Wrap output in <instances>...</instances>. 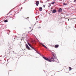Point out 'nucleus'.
<instances>
[{
  "instance_id": "23",
  "label": "nucleus",
  "mask_w": 76,
  "mask_h": 76,
  "mask_svg": "<svg viewBox=\"0 0 76 76\" xmlns=\"http://www.w3.org/2000/svg\"><path fill=\"white\" fill-rule=\"evenodd\" d=\"M27 18H28V17Z\"/></svg>"
},
{
  "instance_id": "11",
  "label": "nucleus",
  "mask_w": 76,
  "mask_h": 76,
  "mask_svg": "<svg viewBox=\"0 0 76 76\" xmlns=\"http://www.w3.org/2000/svg\"><path fill=\"white\" fill-rule=\"evenodd\" d=\"M37 54H39V55H40V56H41V53H39V52H37Z\"/></svg>"
},
{
  "instance_id": "1",
  "label": "nucleus",
  "mask_w": 76,
  "mask_h": 76,
  "mask_svg": "<svg viewBox=\"0 0 76 76\" xmlns=\"http://www.w3.org/2000/svg\"><path fill=\"white\" fill-rule=\"evenodd\" d=\"M51 52L52 53H53V56L51 58H50V59L47 58L46 57H44V56L43 57V58H44L45 60H47V61H49V62H51L52 61H54V59H56V57L55 56H56V55L54 54V52Z\"/></svg>"
},
{
  "instance_id": "5",
  "label": "nucleus",
  "mask_w": 76,
  "mask_h": 76,
  "mask_svg": "<svg viewBox=\"0 0 76 76\" xmlns=\"http://www.w3.org/2000/svg\"><path fill=\"white\" fill-rule=\"evenodd\" d=\"M39 1H36V4L37 6H38V4H39Z\"/></svg>"
},
{
  "instance_id": "3",
  "label": "nucleus",
  "mask_w": 76,
  "mask_h": 76,
  "mask_svg": "<svg viewBox=\"0 0 76 76\" xmlns=\"http://www.w3.org/2000/svg\"><path fill=\"white\" fill-rule=\"evenodd\" d=\"M40 44L42 47H45V48H46L47 49V48L44 45V44H43L42 43H40Z\"/></svg>"
},
{
  "instance_id": "6",
  "label": "nucleus",
  "mask_w": 76,
  "mask_h": 76,
  "mask_svg": "<svg viewBox=\"0 0 76 76\" xmlns=\"http://www.w3.org/2000/svg\"><path fill=\"white\" fill-rule=\"evenodd\" d=\"M39 10L41 12L42 11V8L41 7H39Z\"/></svg>"
},
{
  "instance_id": "22",
  "label": "nucleus",
  "mask_w": 76,
  "mask_h": 76,
  "mask_svg": "<svg viewBox=\"0 0 76 76\" xmlns=\"http://www.w3.org/2000/svg\"><path fill=\"white\" fill-rule=\"evenodd\" d=\"M14 39H15V38H14Z\"/></svg>"
},
{
  "instance_id": "16",
  "label": "nucleus",
  "mask_w": 76,
  "mask_h": 76,
  "mask_svg": "<svg viewBox=\"0 0 76 76\" xmlns=\"http://www.w3.org/2000/svg\"><path fill=\"white\" fill-rule=\"evenodd\" d=\"M22 7H21V10H20L21 11V10H22Z\"/></svg>"
},
{
  "instance_id": "8",
  "label": "nucleus",
  "mask_w": 76,
  "mask_h": 76,
  "mask_svg": "<svg viewBox=\"0 0 76 76\" xmlns=\"http://www.w3.org/2000/svg\"><path fill=\"white\" fill-rule=\"evenodd\" d=\"M28 45L30 47H31V48H32V49H33V50H35V49H34V48L33 47L31 46V45H30V44H29V45Z\"/></svg>"
},
{
  "instance_id": "17",
  "label": "nucleus",
  "mask_w": 76,
  "mask_h": 76,
  "mask_svg": "<svg viewBox=\"0 0 76 76\" xmlns=\"http://www.w3.org/2000/svg\"><path fill=\"white\" fill-rule=\"evenodd\" d=\"M43 6H44V7H45V5H44Z\"/></svg>"
},
{
  "instance_id": "18",
  "label": "nucleus",
  "mask_w": 76,
  "mask_h": 76,
  "mask_svg": "<svg viewBox=\"0 0 76 76\" xmlns=\"http://www.w3.org/2000/svg\"><path fill=\"white\" fill-rule=\"evenodd\" d=\"M28 45H29V43L28 42Z\"/></svg>"
},
{
  "instance_id": "7",
  "label": "nucleus",
  "mask_w": 76,
  "mask_h": 76,
  "mask_svg": "<svg viewBox=\"0 0 76 76\" xmlns=\"http://www.w3.org/2000/svg\"><path fill=\"white\" fill-rule=\"evenodd\" d=\"M58 45H55V48H58Z\"/></svg>"
},
{
  "instance_id": "10",
  "label": "nucleus",
  "mask_w": 76,
  "mask_h": 76,
  "mask_svg": "<svg viewBox=\"0 0 76 76\" xmlns=\"http://www.w3.org/2000/svg\"><path fill=\"white\" fill-rule=\"evenodd\" d=\"M4 22H8V21L7 20H5L4 21Z\"/></svg>"
},
{
  "instance_id": "2",
  "label": "nucleus",
  "mask_w": 76,
  "mask_h": 76,
  "mask_svg": "<svg viewBox=\"0 0 76 76\" xmlns=\"http://www.w3.org/2000/svg\"><path fill=\"white\" fill-rule=\"evenodd\" d=\"M58 12L60 13V12H62V9L61 8H60L58 10Z\"/></svg>"
},
{
  "instance_id": "19",
  "label": "nucleus",
  "mask_w": 76,
  "mask_h": 76,
  "mask_svg": "<svg viewBox=\"0 0 76 76\" xmlns=\"http://www.w3.org/2000/svg\"><path fill=\"white\" fill-rule=\"evenodd\" d=\"M29 28H30V29H31V27H29Z\"/></svg>"
},
{
  "instance_id": "24",
  "label": "nucleus",
  "mask_w": 76,
  "mask_h": 76,
  "mask_svg": "<svg viewBox=\"0 0 76 76\" xmlns=\"http://www.w3.org/2000/svg\"><path fill=\"white\" fill-rule=\"evenodd\" d=\"M50 6H51V4H50Z\"/></svg>"
},
{
  "instance_id": "12",
  "label": "nucleus",
  "mask_w": 76,
  "mask_h": 76,
  "mask_svg": "<svg viewBox=\"0 0 76 76\" xmlns=\"http://www.w3.org/2000/svg\"><path fill=\"white\" fill-rule=\"evenodd\" d=\"M26 48H27V47H28V44H26Z\"/></svg>"
},
{
  "instance_id": "20",
  "label": "nucleus",
  "mask_w": 76,
  "mask_h": 76,
  "mask_svg": "<svg viewBox=\"0 0 76 76\" xmlns=\"http://www.w3.org/2000/svg\"><path fill=\"white\" fill-rule=\"evenodd\" d=\"M68 20H69V19H68Z\"/></svg>"
},
{
  "instance_id": "14",
  "label": "nucleus",
  "mask_w": 76,
  "mask_h": 76,
  "mask_svg": "<svg viewBox=\"0 0 76 76\" xmlns=\"http://www.w3.org/2000/svg\"><path fill=\"white\" fill-rule=\"evenodd\" d=\"M69 70H72V68L70 67H69Z\"/></svg>"
},
{
  "instance_id": "4",
  "label": "nucleus",
  "mask_w": 76,
  "mask_h": 76,
  "mask_svg": "<svg viewBox=\"0 0 76 76\" xmlns=\"http://www.w3.org/2000/svg\"><path fill=\"white\" fill-rule=\"evenodd\" d=\"M57 12V11L56 10H53L52 11V13H56Z\"/></svg>"
},
{
  "instance_id": "15",
  "label": "nucleus",
  "mask_w": 76,
  "mask_h": 76,
  "mask_svg": "<svg viewBox=\"0 0 76 76\" xmlns=\"http://www.w3.org/2000/svg\"><path fill=\"white\" fill-rule=\"evenodd\" d=\"M76 0H75L74 1V2H76Z\"/></svg>"
},
{
  "instance_id": "9",
  "label": "nucleus",
  "mask_w": 76,
  "mask_h": 76,
  "mask_svg": "<svg viewBox=\"0 0 76 76\" xmlns=\"http://www.w3.org/2000/svg\"><path fill=\"white\" fill-rule=\"evenodd\" d=\"M54 3H55V2L53 1V2H52L51 4H54Z\"/></svg>"
},
{
  "instance_id": "21",
  "label": "nucleus",
  "mask_w": 76,
  "mask_h": 76,
  "mask_svg": "<svg viewBox=\"0 0 76 76\" xmlns=\"http://www.w3.org/2000/svg\"><path fill=\"white\" fill-rule=\"evenodd\" d=\"M41 28V27H39V28Z\"/></svg>"
},
{
  "instance_id": "13",
  "label": "nucleus",
  "mask_w": 76,
  "mask_h": 76,
  "mask_svg": "<svg viewBox=\"0 0 76 76\" xmlns=\"http://www.w3.org/2000/svg\"><path fill=\"white\" fill-rule=\"evenodd\" d=\"M26 48L27 49H28V50H29V49L30 48L29 47V46L27 47Z\"/></svg>"
}]
</instances>
